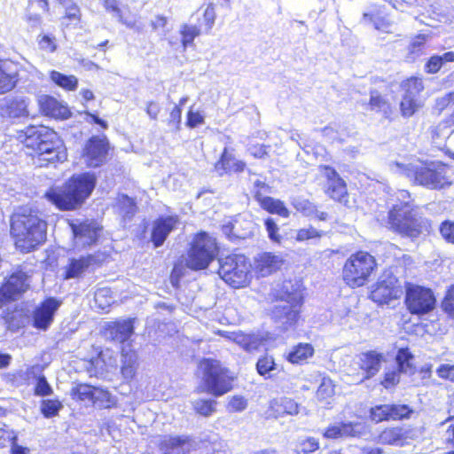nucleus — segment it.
I'll use <instances>...</instances> for the list:
<instances>
[{
    "mask_svg": "<svg viewBox=\"0 0 454 454\" xmlns=\"http://www.w3.org/2000/svg\"><path fill=\"white\" fill-rule=\"evenodd\" d=\"M401 372H398V369L386 372L384 373L382 380L380 381V384L385 388H390V387L396 386L400 381V373Z\"/></svg>",
    "mask_w": 454,
    "mask_h": 454,
    "instance_id": "obj_62",
    "label": "nucleus"
},
{
    "mask_svg": "<svg viewBox=\"0 0 454 454\" xmlns=\"http://www.w3.org/2000/svg\"><path fill=\"white\" fill-rule=\"evenodd\" d=\"M419 437V429L411 425H391L384 427L375 437L376 442L384 446L404 447Z\"/></svg>",
    "mask_w": 454,
    "mask_h": 454,
    "instance_id": "obj_14",
    "label": "nucleus"
},
{
    "mask_svg": "<svg viewBox=\"0 0 454 454\" xmlns=\"http://www.w3.org/2000/svg\"><path fill=\"white\" fill-rule=\"evenodd\" d=\"M264 227L268 233L269 239L277 244H280L282 240L281 235L278 233L279 228L275 220L271 217H267L264 222Z\"/></svg>",
    "mask_w": 454,
    "mask_h": 454,
    "instance_id": "obj_60",
    "label": "nucleus"
},
{
    "mask_svg": "<svg viewBox=\"0 0 454 454\" xmlns=\"http://www.w3.org/2000/svg\"><path fill=\"white\" fill-rule=\"evenodd\" d=\"M30 100L24 97H12L6 98L0 106V116L7 119L27 117Z\"/></svg>",
    "mask_w": 454,
    "mask_h": 454,
    "instance_id": "obj_31",
    "label": "nucleus"
},
{
    "mask_svg": "<svg viewBox=\"0 0 454 454\" xmlns=\"http://www.w3.org/2000/svg\"><path fill=\"white\" fill-rule=\"evenodd\" d=\"M437 376L447 381L454 383V364H442L436 369Z\"/></svg>",
    "mask_w": 454,
    "mask_h": 454,
    "instance_id": "obj_63",
    "label": "nucleus"
},
{
    "mask_svg": "<svg viewBox=\"0 0 454 454\" xmlns=\"http://www.w3.org/2000/svg\"><path fill=\"white\" fill-rule=\"evenodd\" d=\"M60 305L61 301L55 297L43 299L33 310L32 325L37 330H48Z\"/></svg>",
    "mask_w": 454,
    "mask_h": 454,
    "instance_id": "obj_22",
    "label": "nucleus"
},
{
    "mask_svg": "<svg viewBox=\"0 0 454 454\" xmlns=\"http://www.w3.org/2000/svg\"><path fill=\"white\" fill-rule=\"evenodd\" d=\"M284 263L282 255L273 252H262L254 258L253 273L257 278L269 277L280 270Z\"/></svg>",
    "mask_w": 454,
    "mask_h": 454,
    "instance_id": "obj_24",
    "label": "nucleus"
},
{
    "mask_svg": "<svg viewBox=\"0 0 454 454\" xmlns=\"http://www.w3.org/2000/svg\"><path fill=\"white\" fill-rule=\"evenodd\" d=\"M383 360V354L374 350L363 353L360 359V369L364 372L363 379H370L374 376L380 371Z\"/></svg>",
    "mask_w": 454,
    "mask_h": 454,
    "instance_id": "obj_34",
    "label": "nucleus"
},
{
    "mask_svg": "<svg viewBox=\"0 0 454 454\" xmlns=\"http://www.w3.org/2000/svg\"><path fill=\"white\" fill-rule=\"evenodd\" d=\"M97 184L94 173L74 174L61 186H51L43 198L60 211H74L81 208L90 197Z\"/></svg>",
    "mask_w": 454,
    "mask_h": 454,
    "instance_id": "obj_3",
    "label": "nucleus"
},
{
    "mask_svg": "<svg viewBox=\"0 0 454 454\" xmlns=\"http://www.w3.org/2000/svg\"><path fill=\"white\" fill-rule=\"evenodd\" d=\"M204 116L198 110H193L192 107H190L186 114V121L185 125L190 129H194L199 125L204 123Z\"/></svg>",
    "mask_w": 454,
    "mask_h": 454,
    "instance_id": "obj_61",
    "label": "nucleus"
},
{
    "mask_svg": "<svg viewBox=\"0 0 454 454\" xmlns=\"http://www.w3.org/2000/svg\"><path fill=\"white\" fill-rule=\"evenodd\" d=\"M404 304L411 315L421 317L435 309L437 299L432 288L419 284L406 283Z\"/></svg>",
    "mask_w": 454,
    "mask_h": 454,
    "instance_id": "obj_10",
    "label": "nucleus"
},
{
    "mask_svg": "<svg viewBox=\"0 0 454 454\" xmlns=\"http://www.w3.org/2000/svg\"><path fill=\"white\" fill-rule=\"evenodd\" d=\"M39 113L45 117L65 121L72 116V112L67 104L51 95H42L37 100Z\"/></svg>",
    "mask_w": 454,
    "mask_h": 454,
    "instance_id": "obj_25",
    "label": "nucleus"
},
{
    "mask_svg": "<svg viewBox=\"0 0 454 454\" xmlns=\"http://www.w3.org/2000/svg\"><path fill=\"white\" fill-rule=\"evenodd\" d=\"M403 294L396 277L392 274L381 277L371 287L369 298L378 305H387Z\"/></svg>",
    "mask_w": 454,
    "mask_h": 454,
    "instance_id": "obj_19",
    "label": "nucleus"
},
{
    "mask_svg": "<svg viewBox=\"0 0 454 454\" xmlns=\"http://www.w3.org/2000/svg\"><path fill=\"white\" fill-rule=\"evenodd\" d=\"M386 227L402 238L416 239L423 233L425 223L417 207L410 201H400L389 207Z\"/></svg>",
    "mask_w": 454,
    "mask_h": 454,
    "instance_id": "obj_6",
    "label": "nucleus"
},
{
    "mask_svg": "<svg viewBox=\"0 0 454 454\" xmlns=\"http://www.w3.org/2000/svg\"><path fill=\"white\" fill-rule=\"evenodd\" d=\"M217 274L232 289H245L251 286L254 274L249 258L241 253H231L218 261Z\"/></svg>",
    "mask_w": 454,
    "mask_h": 454,
    "instance_id": "obj_7",
    "label": "nucleus"
},
{
    "mask_svg": "<svg viewBox=\"0 0 454 454\" xmlns=\"http://www.w3.org/2000/svg\"><path fill=\"white\" fill-rule=\"evenodd\" d=\"M94 301L98 309H108L114 303V297L109 287H100L95 291Z\"/></svg>",
    "mask_w": 454,
    "mask_h": 454,
    "instance_id": "obj_50",
    "label": "nucleus"
},
{
    "mask_svg": "<svg viewBox=\"0 0 454 454\" xmlns=\"http://www.w3.org/2000/svg\"><path fill=\"white\" fill-rule=\"evenodd\" d=\"M70 395L75 402L89 403L98 410L112 409L116 406V398L106 388L89 383H77L70 390Z\"/></svg>",
    "mask_w": 454,
    "mask_h": 454,
    "instance_id": "obj_11",
    "label": "nucleus"
},
{
    "mask_svg": "<svg viewBox=\"0 0 454 454\" xmlns=\"http://www.w3.org/2000/svg\"><path fill=\"white\" fill-rule=\"evenodd\" d=\"M116 204L124 219H131L138 210L136 200L127 194L118 195Z\"/></svg>",
    "mask_w": 454,
    "mask_h": 454,
    "instance_id": "obj_43",
    "label": "nucleus"
},
{
    "mask_svg": "<svg viewBox=\"0 0 454 454\" xmlns=\"http://www.w3.org/2000/svg\"><path fill=\"white\" fill-rule=\"evenodd\" d=\"M366 109L370 112L380 114L383 118L392 121L395 109L386 94L377 89L369 90V100L365 104Z\"/></svg>",
    "mask_w": 454,
    "mask_h": 454,
    "instance_id": "obj_28",
    "label": "nucleus"
},
{
    "mask_svg": "<svg viewBox=\"0 0 454 454\" xmlns=\"http://www.w3.org/2000/svg\"><path fill=\"white\" fill-rule=\"evenodd\" d=\"M378 270L376 258L368 251L352 253L344 262L341 279L349 288L356 289L371 281Z\"/></svg>",
    "mask_w": 454,
    "mask_h": 454,
    "instance_id": "obj_8",
    "label": "nucleus"
},
{
    "mask_svg": "<svg viewBox=\"0 0 454 454\" xmlns=\"http://www.w3.org/2000/svg\"><path fill=\"white\" fill-rule=\"evenodd\" d=\"M299 412V404L287 396H280L273 398L270 401L267 411V419H278L285 416L296 415Z\"/></svg>",
    "mask_w": 454,
    "mask_h": 454,
    "instance_id": "obj_29",
    "label": "nucleus"
},
{
    "mask_svg": "<svg viewBox=\"0 0 454 454\" xmlns=\"http://www.w3.org/2000/svg\"><path fill=\"white\" fill-rule=\"evenodd\" d=\"M441 309L450 319L454 320V283L447 287L441 301Z\"/></svg>",
    "mask_w": 454,
    "mask_h": 454,
    "instance_id": "obj_51",
    "label": "nucleus"
},
{
    "mask_svg": "<svg viewBox=\"0 0 454 454\" xmlns=\"http://www.w3.org/2000/svg\"><path fill=\"white\" fill-rule=\"evenodd\" d=\"M61 20L66 27L77 26L82 21V11L79 5L73 0L67 2L65 5Z\"/></svg>",
    "mask_w": 454,
    "mask_h": 454,
    "instance_id": "obj_40",
    "label": "nucleus"
},
{
    "mask_svg": "<svg viewBox=\"0 0 454 454\" xmlns=\"http://www.w3.org/2000/svg\"><path fill=\"white\" fill-rule=\"evenodd\" d=\"M400 89L403 92L402 95L419 98L425 90L423 77L418 75L406 77L401 82Z\"/></svg>",
    "mask_w": 454,
    "mask_h": 454,
    "instance_id": "obj_37",
    "label": "nucleus"
},
{
    "mask_svg": "<svg viewBox=\"0 0 454 454\" xmlns=\"http://www.w3.org/2000/svg\"><path fill=\"white\" fill-rule=\"evenodd\" d=\"M51 81L67 91H74L78 88V79L73 74H64L52 70L49 74Z\"/></svg>",
    "mask_w": 454,
    "mask_h": 454,
    "instance_id": "obj_41",
    "label": "nucleus"
},
{
    "mask_svg": "<svg viewBox=\"0 0 454 454\" xmlns=\"http://www.w3.org/2000/svg\"><path fill=\"white\" fill-rule=\"evenodd\" d=\"M412 185L422 186L429 190H442L452 184L449 175L450 166L442 161H420L419 164H403L395 162Z\"/></svg>",
    "mask_w": 454,
    "mask_h": 454,
    "instance_id": "obj_5",
    "label": "nucleus"
},
{
    "mask_svg": "<svg viewBox=\"0 0 454 454\" xmlns=\"http://www.w3.org/2000/svg\"><path fill=\"white\" fill-rule=\"evenodd\" d=\"M357 427L358 424L355 422H340L339 424L329 425L322 434L325 439L357 437L360 435V431Z\"/></svg>",
    "mask_w": 454,
    "mask_h": 454,
    "instance_id": "obj_33",
    "label": "nucleus"
},
{
    "mask_svg": "<svg viewBox=\"0 0 454 454\" xmlns=\"http://www.w3.org/2000/svg\"><path fill=\"white\" fill-rule=\"evenodd\" d=\"M158 448L162 454H190L193 450V439L190 435H164L160 440Z\"/></svg>",
    "mask_w": 454,
    "mask_h": 454,
    "instance_id": "obj_26",
    "label": "nucleus"
},
{
    "mask_svg": "<svg viewBox=\"0 0 454 454\" xmlns=\"http://www.w3.org/2000/svg\"><path fill=\"white\" fill-rule=\"evenodd\" d=\"M414 410L404 403H380L368 410V419L373 424L388 421H403L411 418Z\"/></svg>",
    "mask_w": 454,
    "mask_h": 454,
    "instance_id": "obj_18",
    "label": "nucleus"
},
{
    "mask_svg": "<svg viewBox=\"0 0 454 454\" xmlns=\"http://www.w3.org/2000/svg\"><path fill=\"white\" fill-rule=\"evenodd\" d=\"M413 358L414 356L408 347L400 348L395 356L398 372L413 374L416 371L415 366L411 363Z\"/></svg>",
    "mask_w": 454,
    "mask_h": 454,
    "instance_id": "obj_42",
    "label": "nucleus"
},
{
    "mask_svg": "<svg viewBox=\"0 0 454 454\" xmlns=\"http://www.w3.org/2000/svg\"><path fill=\"white\" fill-rule=\"evenodd\" d=\"M36 6L43 13H49L50 3L49 0H30L28 3V12L27 14V20L34 23H41L42 17L40 14L33 13L30 10Z\"/></svg>",
    "mask_w": 454,
    "mask_h": 454,
    "instance_id": "obj_52",
    "label": "nucleus"
},
{
    "mask_svg": "<svg viewBox=\"0 0 454 454\" xmlns=\"http://www.w3.org/2000/svg\"><path fill=\"white\" fill-rule=\"evenodd\" d=\"M448 62H454V51H446L442 55H432L427 59L424 71L427 74H435Z\"/></svg>",
    "mask_w": 454,
    "mask_h": 454,
    "instance_id": "obj_39",
    "label": "nucleus"
},
{
    "mask_svg": "<svg viewBox=\"0 0 454 454\" xmlns=\"http://www.w3.org/2000/svg\"><path fill=\"white\" fill-rule=\"evenodd\" d=\"M220 252L215 237L206 231L192 235L186 253V266L192 270H202L215 260Z\"/></svg>",
    "mask_w": 454,
    "mask_h": 454,
    "instance_id": "obj_9",
    "label": "nucleus"
},
{
    "mask_svg": "<svg viewBox=\"0 0 454 454\" xmlns=\"http://www.w3.org/2000/svg\"><path fill=\"white\" fill-rule=\"evenodd\" d=\"M441 238L447 244L454 245V220L446 219L438 227Z\"/></svg>",
    "mask_w": 454,
    "mask_h": 454,
    "instance_id": "obj_56",
    "label": "nucleus"
},
{
    "mask_svg": "<svg viewBox=\"0 0 454 454\" xmlns=\"http://www.w3.org/2000/svg\"><path fill=\"white\" fill-rule=\"evenodd\" d=\"M247 406V401L242 395H233L231 397L228 403L229 411L232 412H240L244 411Z\"/></svg>",
    "mask_w": 454,
    "mask_h": 454,
    "instance_id": "obj_64",
    "label": "nucleus"
},
{
    "mask_svg": "<svg viewBox=\"0 0 454 454\" xmlns=\"http://www.w3.org/2000/svg\"><path fill=\"white\" fill-rule=\"evenodd\" d=\"M270 191L269 184L261 180H256L254 184L253 197L260 207L267 213L277 215L282 218H288L291 212L286 204L279 199L266 196V193Z\"/></svg>",
    "mask_w": 454,
    "mask_h": 454,
    "instance_id": "obj_20",
    "label": "nucleus"
},
{
    "mask_svg": "<svg viewBox=\"0 0 454 454\" xmlns=\"http://www.w3.org/2000/svg\"><path fill=\"white\" fill-rule=\"evenodd\" d=\"M110 259V254L104 251H96L91 254L69 259L64 268L63 279L81 278L84 272L101 268Z\"/></svg>",
    "mask_w": 454,
    "mask_h": 454,
    "instance_id": "obj_16",
    "label": "nucleus"
},
{
    "mask_svg": "<svg viewBox=\"0 0 454 454\" xmlns=\"http://www.w3.org/2000/svg\"><path fill=\"white\" fill-rule=\"evenodd\" d=\"M422 103L419 98H412L402 95L399 102L400 114L403 118H410L413 116L420 108Z\"/></svg>",
    "mask_w": 454,
    "mask_h": 454,
    "instance_id": "obj_44",
    "label": "nucleus"
},
{
    "mask_svg": "<svg viewBox=\"0 0 454 454\" xmlns=\"http://www.w3.org/2000/svg\"><path fill=\"white\" fill-rule=\"evenodd\" d=\"M335 382L329 376H324L316 390V398L319 402H327L335 395Z\"/></svg>",
    "mask_w": 454,
    "mask_h": 454,
    "instance_id": "obj_45",
    "label": "nucleus"
},
{
    "mask_svg": "<svg viewBox=\"0 0 454 454\" xmlns=\"http://www.w3.org/2000/svg\"><path fill=\"white\" fill-rule=\"evenodd\" d=\"M216 19V12L215 4L209 3L205 7L202 13V21L197 25L200 30L206 34L209 33L215 25Z\"/></svg>",
    "mask_w": 454,
    "mask_h": 454,
    "instance_id": "obj_49",
    "label": "nucleus"
},
{
    "mask_svg": "<svg viewBox=\"0 0 454 454\" xmlns=\"http://www.w3.org/2000/svg\"><path fill=\"white\" fill-rule=\"evenodd\" d=\"M104 333L108 334L112 341L125 343L134 333V318L107 322Z\"/></svg>",
    "mask_w": 454,
    "mask_h": 454,
    "instance_id": "obj_30",
    "label": "nucleus"
},
{
    "mask_svg": "<svg viewBox=\"0 0 454 454\" xmlns=\"http://www.w3.org/2000/svg\"><path fill=\"white\" fill-rule=\"evenodd\" d=\"M62 408L63 404L58 398L43 399L40 402V412L45 419L58 416Z\"/></svg>",
    "mask_w": 454,
    "mask_h": 454,
    "instance_id": "obj_47",
    "label": "nucleus"
},
{
    "mask_svg": "<svg viewBox=\"0 0 454 454\" xmlns=\"http://www.w3.org/2000/svg\"><path fill=\"white\" fill-rule=\"evenodd\" d=\"M428 35L426 34H418L416 35L408 47L409 55L412 57L419 56L423 53V51L426 47L427 42L428 40Z\"/></svg>",
    "mask_w": 454,
    "mask_h": 454,
    "instance_id": "obj_54",
    "label": "nucleus"
},
{
    "mask_svg": "<svg viewBox=\"0 0 454 454\" xmlns=\"http://www.w3.org/2000/svg\"><path fill=\"white\" fill-rule=\"evenodd\" d=\"M121 373L123 378L132 380L137 372V353L135 349L129 348L121 349Z\"/></svg>",
    "mask_w": 454,
    "mask_h": 454,
    "instance_id": "obj_36",
    "label": "nucleus"
},
{
    "mask_svg": "<svg viewBox=\"0 0 454 454\" xmlns=\"http://www.w3.org/2000/svg\"><path fill=\"white\" fill-rule=\"evenodd\" d=\"M113 147L106 135H93L84 143L81 158L88 168H96L109 159Z\"/></svg>",
    "mask_w": 454,
    "mask_h": 454,
    "instance_id": "obj_15",
    "label": "nucleus"
},
{
    "mask_svg": "<svg viewBox=\"0 0 454 454\" xmlns=\"http://www.w3.org/2000/svg\"><path fill=\"white\" fill-rule=\"evenodd\" d=\"M200 28L197 25L183 24L180 27L179 34L181 36V45L184 50L192 47L194 40L201 34Z\"/></svg>",
    "mask_w": 454,
    "mask_h": 454,
    "instance_id": "obj_46",
    "label": "nucleus"
},
{
    "mask_svg": "<svg viewBox=\"0 0 454 454\" xmlns=\"http://www.w3.org/2000/svg\"><path fill=\"white\" fill-rule=\"evenodd\" d=\"M278 301L284 302L274 307L273 313L277 319L283 320L286 328L294 326L301 314L303 298L297 289L288 291L282 288L278 294Z\"/></svg>",
    "mask_w": 454,
    "mask_h": 454,
    "instance_id": "obj_13",
    "label": "nucleus"
},
{
    "mask_svg": "<svg viewBox=\"0 0 454 454\" xmlns=\"http://www.w3.org/2000/svg\"><path fill=\"white\" fill-rule=\"evenodd\" d=\"M17 139L26 155L40 168L56 167L67 160L66 144L51 127L30 124L18 131Z\"/></svg>",
    "mask_w": 454,
    "mask_h": 454,
    "instance_id": "obj_1",
    "label": "nucleus"
},
{
    "mask_svg": "<svg viewBox=\"0 0 454 454\" xmlns=\"http://www.w3.org/2000/svg\"><path fill=\"white\" fill-rule=\"evenodd\" d=\"M325 235V232L322 231H318L314 228L312 225H309L307 228H301L297 230L295 235V240L297 242H304L310 239H319Z\"/></svg>",
    "mask_w": 454,
    "mask_h": 454,
    "instance_id": "obj_55",
    "label": "nucleus"
},
{
    "mask_svg": "<svg viewBox=\"0 0 454 454\" xmlns=\"http://www.w3.org/2000/svg\"><path fill=\"white\" fill-rule=\"evenodd\" d=\"M168 19L167 16L163 14H157L152 20H150L148 27L151 33L159 35L168 31Z\"/></svg>",
    "mask_w": 454,
    "mask_h": 454,
    "instance_id": "obj_58",
    "label": "nucleus"
},
{
    "mask_svg": "<svg viewBox=\"0 0 454 454\" xmlns=\"http://www.w3.org/2000/svg\"><path fill=\"white\" fill-rule=\"evenodd\" d=\"M179 224L177 215H160L152 222L150 231V242L154 248H158L165 243L172 231L176 230Z\"/></svg>",
    "mask_w": 454,
    "mask_h": 454,
    "instance_id": "obj_23",
    "label": "nucleus"
},
{
    "mask_svg": "<svg viewBox=\"0 0 454 454\" xmlns=\"http://www.w3.org/2000/svg\"><path fill=\"white\" fill-rule=\"evenodd\" d=\"M314 353L315 349L310 343L300 342L291 348L286 359L292 364H303L314 356Z\"/></svg>",
    "mask_w": 454,
    "mask_h": 454,
    "instance_id": "obj_35",
    "label": "nucleus"
},
{
    "mask_svg": "<svg viewBox=\"0 0 454 454\" xmlns=\"http://www.w3.org/2000/svg\"><path fill=\"white\" fill-rule=\"evenodd\" d=\"M19 82L18 65L10 59H0V95L12 91Z\"/></svg>",
    "mask_w": 454,
    "mask_h": 454,
    "instance_id": "obj_27",
    "label": "nucleus"
},
{
    "mask_svg": "<svg viewBox=\"0 0 454 454\" xmlns=\"http://www.w3.org/2000/svg\"><path fill=\"white\" fill-rule=\"evenodd\" d=\"M214 169L219 176L231 175V173H242L246 169V163L235 160L231 151L224 147L219 159L214 164Z\"/></svg>",
    "mask_w": 454,
    "mask_h": 454,
    "instance_id": "obj_32",
    "label": "nucleus"
},
{
    "mask_svg": "<svg viewBox=\"0 0 454 454\" xmlns=\"http://www.w3.org/2000/svg\"><path fill=\"white\" fill-rule=\"evenodd\" d=\"M53 389L49 384L46 377L43 374L36 378V382L34 387V395L36 396H48L52 395Z\"/></svg>",
    "mask_w": 454,
    "mask_h": 454,
    "instance_id": "obj_59",
    "label": "nucleus"
},
{
    "mask_svg": "<svg viewBox=\"0 0 454 454\" xmlns=\"http://www.w3.org/2000/svg\"><path fill=\"white\" fill-rule=\"evenodd\" d=\"M217 402L211 398L198 399L193 403V411L196 414L207 418L216 411Z\"/></svg>",
    "mask_w": 454,
    "mask_h": 454,
    "instance_id": "obj_48",
    "label": "nucleus"
},
{
    "mask_svg": "<svg viewBox=\"0 0 454 454\" xmlns=\"http://www.w3.org/2000/svg\"><path fill=\"white\" fill-rule=\"evenodd\" d=\"M277 367L275 359L271 355L264 354L261 356L255 364L257 373L260 376L265 377L270 372L274 371Z\"/></svg>",
    "mask_w": 454,
    "mask_h": 454,
    "instance_id": "obj_53",
    "label": "nucleus"
},
{
    "mask_svg": "<svg viewBox=\"0 0 454 454\" xmlns=\"http://www.w3.org/2000/svg\"><path fill=\"white\" fill-rule=\"evenodd\" d=\"M182 111L183 109H180L179 106H175L171 109L169 116L166 121L167 126L173 132H178L181 129Z\"/></svg>",
    "mask_w": 454,
    "mask_h": 454,
    "instance_id": "obj_57",
    "label": "nucleus"
},
{
    "mask_svg": "<svg viewBox=\"0 0 454 454\" xmlns=\"http://www.w3.org/2000/svg\"><path fill=\"white\" fill-rule=\"evenodd\" d=\"M73 239L81 242L82 248L95 246L100 238L103 227L93 220H84L79 223L69 222Z\"/></svg>",
    "mask_w": 454,
    "mask_h": 454,
    "instance_id": "obj_21",
    "label": "nucleus"
},
{
    "mask_svg": "<svg viewBox=\"0 0 454 454\" xmlns=\"http://www.w3.org/2000/svg\"><path fill=\"white\" fill-rule=\"evenodd\" d=\"M318 170L326 181L323 189L324 193L333 201L345 207L348 206L349 203V193L346 181L330 165L321 164L318 166Z\"/></svg>",
    "mask_w": 454,
    "mask_h": 454,
    "instance_id": "obj_17",
    "label": "nucleus"
},
{
    "mask_svg": "<svg viewBox=\"0 0 454 454\" xmlns=\"http://www.w3.org/2000/svg\"><path fill=\"white\" fill-rule=\"evenodd\" d=\"M294 208L307 217H311L317 221L325 222L329 219L326 212L319 211L318 207L309 200H302L294 204Z\"/></svg>",
    "mask_w": 454,
    "mask_h": 454,
    "instance_id": "obj_38",
    "label": "nucleus"
},
{
    "mask_svg": "<svg viewBox=\"0 0 454 454\" xmlns=\"http://www.w3.org/2000/svg\"><path fill=\"white\" fill-rule=\"evenodd\" d=\"M47 216L37 207L22 206L9 216V234L14 247L22 254L35 251L47 241Z\"/></svg>",
    "mask_w": 454,
    "mask_h": 454,
    "instance_id": "obj_2",
    "label": "nucleus"
},
{
    "mask_svg": "<svg viewBox=\"0 0 454 454\" xmlns=\"http://www.w3.org/2000/svg\"><path fill=\"white\" fill-rule=\"evenodd\" d=\"M30 278L21 265L9 273L0 286V309L21 297L30 287Z\"/></svg>",
    "mask_w": 454,
    "mask_h": 454,
    "instance_id": "obj_12",
    "label": "nucleus"
},
{
    "mask_svg": "<svg viewBox=\"0 0 454 454\" xmlns=\"http://www.w3.org/2000/svg\"><path fill=\"white\" fill-rule=\"evenodd\" d=\"M197 372L200 382L197 394H206L215 398L231 392L237 384L238 376L220 359L202 357L198 361Z\"/></svg>",
    "mask_w": 454,
    "mask_h": 454,
    "instance_id": "obj_4",
    "label": "nucleus"
}]
</instances>
